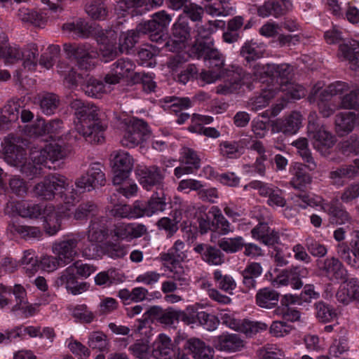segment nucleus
<instances>
[{
  "instance_id": "obj_7",
  "label": "nucleus",
  "mask_w": 359,
  "mask_h": 359,
  "mask_svg": "<svg viewBox=\"0 0 359 359\" xmlns=\"http://www.w3.org/2000/svg\"><path fill=\"white\" fill-rule=\"evenodd\" d=\"M107 236V229L106 224L98 218H95L90 222L87 237L91 244L83 248V255L88 259H97L100 256L98 248L99 246L95 243L103 241Z\"/></svg>"
},
{
  "instance_id": "obj_63",
  "label": "nucleus",
  "mask_w": 359,
  "mask_h": 359,
  "mask_svg": "<svg viewBox=\"0 0 359 359\" xmlns=\"http://www.w3.org/2000/svg\"><path fill=\"white\" fill-rule=\"evenodd\" d=\"M205 252L203 260L208 264L218 266L224 262V255L220 249L210 245Z\"/></svg>"
},
{
  "instance_id": "obj_15",
  "label": "nucleus",
  "mask_w": 359,
  "mask_h": 359,
  "mask_svg": "<svg viewBox=\"0 0 359 359\" xmlns=\"http://www.w3.org/2000/svg\"><path fill=\"white\" fill-rule=\"evenodd\" d=\"M57 287H65L67 290L74 294H79L87 290L86 283H79L74 269L69 266L62 271L55 280Z\"/></svg>"
},
{
  "instance_id": "obj_56",
  "label": "nucleus",
  "mask_w": 359,
  "mask_h": 359,
  "mask_svg": "<svg viewBox=\"0 0 359 359\" xmlns=\"http://www.w3.org/2000/svg\"><path fill=\"white\" fill-rule=\"evenodd\" d=\"M259 359H283L284 352L276 344H266L260 348L257 352Z\"/></svg>"
},
{
  "instance_id": "obj_28",
  "label": "nucleus",
  "mask_w": 359,
  "mask_h": 359,
  "mask_svg": "<svg viewBox=\"0 0 359 359\" xmlns=\"http://www.w3.org/2000/svg\"><path fill=\"white\" fill-rule=\"evenodd\" d=\"M263 269L258 262L248 264L242 271V284L245 291L254 290L257 286V279L262 275Z\"/></svg>"
},
{
  "instance_id": "obj_8",
  "label": "nucleus",
  "mask_w": 359,
  "mask_h": 359,
  "mask_svg": "<svg viewBox=\"0 0 359 359\" xmlns=\"http://www.w3.org/2000/svg\"><path fill=\"white\" fill-rule=\"evenodd\" d=\"M63 49L69 59L76 60L80 69L88 70L94 66L93 60L97 53L93 50L90 44L65 43Z\"/></svg>"
},
{
  "instance_id": "obj_35",
  "label": "nucleus",
  "mask_w": 359,
  "mask_h": 359,
  "mask_svg": "<svg viewBox=\"0 0 359 359\" xmlns=\"http://www.w3.org/2000/svg\"><path fill=\"white\" fill-rule=\"evenodd\" d=\"M256 304L262 308H274L279 301V294L269 287L260 289L256 294Z\"/></svg>"
},
{
  "instance_id": "obj_16",
  "label": "nucleus",
  "mask_w": 359,
  "mask_h": 359,
  "mask_svg": "<svg viewBox=\"0 0 359 359\" xmlns=\"http://www.w3.org/2000/svg\"><path fill=\"white\" fill-rule=\"evenodd\" d=\"M112 233L119 240L130 241L147 233V228L142 224L121 222L114 225Z\"/></svg>"
},
{
  "instance_id": "obj_32",
  "label": "nucleus",
  "mask_w": 359,
  "mask_h": 359,
  "mask_svg": "<svg viewBox=\"0 0 359 359\" xmlns=\"http://www.w3.org/2000/svg\"><path fill=\"white\" fill-rule=\"evenodd\" d=\"M137 30L141 34H149L152 41L159 43L163 41L165 30L153 19L138 24Z\"/></svg>"
},
{
  "instance_id": "obj_52",
  "label": "nucleus",
  "mask_w": 359,
  "mask_h": 359,
  "mask_svg": "<svg viewBox=\"0 0 359 359\" xmlns=\"http://www.w3.org/2000/svg\"><path fill=\"white\" fill-rule=\"evenodd\" d=\"M60 104L58 96L54 93H47L40 98V108L46 115L54 114Z\"/></svg>"
},
{
  "instance_id": "obj_34",
  "label": "nucleus",
  "mask_w": 359,
  "mask_h": 359,
  "mask_svg": "<svg viewBox=\"0 0 359 359\" xmlns=\"http://www.w3.org/2000/svg\"><path fill=\"white\" fill-rule=\"evenodd\" d=\"M39 55L38 46L35 43H29L22 48L21 60L22 67L27 71H34L38 64Z\"/></svg>"
},
{
  "instance_id": "obj_46",
  "label": "nucleus",
  "mask_w": 359,
  "mask_h": 359,
  "mask_svg": "<svg viewBox=\"0 0 359 359\" xmlns=\"http://www.w3.org/2000/svg\"><path fill=\"white\" fill-rule=\"evenodd\" d=\"M268 325L262 322L250 321L248 320H241L237 332L243 333L246 337H251L257 333L266 330Z\"/></svg>"
},
{
  "instance_id": "obj_55",
  "label": "nucleus",
  "mask_w": 359,
  "mask_h": 359,
  "mask_svg": "<svg viewBox=\"0 0 359 359\" xmlns=\"http://www.w3.org/2000/svg\"><path fill=\"white\" fill-rule=\"evenodd\" d=\"M210 212L212 215L214 219L216 221L217 228L219 229L222 234L226 235L233 232V226H232L229 221L224 217L218 207L212 206Z\"/></svg>"
},
{
  "instance_id": "obj_61",
  "label": "nucleus",
  "mask_w": 359,
  "mask_h": 359,
  "mask_svg": "<svg viewBox=\"0 0 359 359\" xmlns=\"http://www.w3.org/2000/svg\"><path fill=\"white\" fill-rule=\"evenodd\" d=\"M83 90L88 96L98 97L104 92V84L101 81L90 78L83 85Z\"/></svg>"
},
{
  "instance_id": "obj_36",
  "label": "nucleus",
  "mask_w": 359,
  "mask_h": 359,
  "mask_svg": "<svg viewBox=\"0 0 359 359\" xmlns=\"http://www.w3.org/2000/svg\"><path fill=\"white\" fill-rule=\"evenodd\" d=\"M340 52L349 62L350 68L359 73V43L353 41L350 45L339 46Z\"/></svg>"
},
{
  "instance_id": "obj_26",
  "label": "nucleus",
  "mask_w": 359,
  "mask_h": 359,
  "mask_svg": "<svg viewBox=\"0 0 359 359\" xmlns=\"http://www.w3.org/2000/svg\"><path fill=\"white\" fill-rule=\"evenodd\" d=\"M243 346V341L236 334H223L215 339L216 348L222 351L236 352Z\"/></svg>"
},
{
  "instance_id": "obj_30",
  "label": "nucleus",
  "mask_w": 359,
  "mask_h": 359,
  "mask_svg": "<svg viewBox=\"0 0 359 359\" xmlns=\"http://www.w3.org/2000/svg\"><path fill=\"white\" fill-rule=\"evenodd\" d=\"M17 17L22 23L32 25L36 27H43L47 21L46 15L43 13L25 7L18 9Z\"/></svg>"
},
{
  "instance_id": "obj_2",
  "label": "nucleus",
  "mask_w": 359,
  "mask_h": 359,
  "mask_svg": "<svg viewBox=\"0 0 359 359\" xmlns=\"http://www.w3.org/2000/svg\"><path fill=\"white\" fill-rule=\"evenodd\" d=\"M69 105L79 120V123L76 126V131L90 144L103 142V132L107 125L100 120L97 107L77 98L74 99Z\"/></svg>"
},
{
  "instance_id": "obj_23",
  "label": "nucleus",
  "mask_w": 359,
  "mask_h": 359,
  "mask_svg": "<svg viewBox=\"0 0 359 359\" xmlns=\"http://www.w3.org/2000/svg\"><path fill=\"white\" fill-rule=\"evenodd\" d=\"M191 53L198 59L203 58L210 69H215L222 72L224 66V56L217 48H214V46Z\"/></svg>"
},
{
  "instance_id": "obj_20",
  "label": "nucleus",
  "mask_w": 359,
  "mask_h": 359,
  "mask_svg": "<svg viewBox=\"0 0 359 359\" xmlns=\"http://www.w3.org/2000/svg\"><path fill=\"white\" fill-rule=\"evenodd\" d=\"M308 134L314 149L322 154H325L335 143L334 137L324 128L311 130L309 128Z\"/></svg>"
},
{
  "instance_id": "obj_6",
  "label": "nucleus",
  "mask_w": 359,
  "mask_h": 359,
  "mask_svg": "<svg viewBox=\"0 0 359 359\" xmlns=\"http://www.w3.org/2000/svg\"><path fill=\"white\" fill-rule=\"evenodd\" d=\"M117 33L112 29H101L96 34V40L100 46V56L102 61L108 62L120 54L119 46H116Z\"/></svg>"
},
{
  "instance_id": "obj_11",
  "label": "nucleus",
  "mask_w": 359,
  "mask_h": 359,
  "mask_svg": "<svg viewBox=\"0 0 359 359\" xmlns=\"http://www.w3.org/2000/svg\"><path fill=\"white\" fill-rule=\"evenodd\" d=\"M190 32L189 23L185 20L179 18L172 27L170 40L166 42L165 46L170 51H177L190 39Z\"/></svg>"
},
{
  "instance_id": "obj_22",
  "label": "nucleus",
  "mask_w": 359,
  "mask_h": 359,
  "mask_svg": "<svg viewBox=\"0 0 359 359\" xmlns=\"http://www.w3.org/2000/svg\"><path fill=\"white\" fill-rule=\"evenodd\" d=\"M291 8L292 4L289 0L268 1L258 8L257 13L262 18L273 15L277 18L285 15Z\"/></svg>"
},
{
  "instance_id": "obj_4",
  "label": "nucleus",
  "mask_w": 359,
  "mask_h": 359,
  "mask_svg": "<svg viewBox=\"0 0 359 359\" xmlns=\"http://www.w3.org/2000/svg\"><path fill=\"white\" fill-rule=\"evenodd\" d=\"M20 217L23 218L36 219L40 216L44 218V228L49 236L56 234L60 229L61 218L52 205H43L21 201Z\"/></svg>"
},
{
  "instance_id": "obj_43",
  "label": "nucleus",
  "mask_w": 359,
  "mask_h": 359,
  "mask_svg": "<svg viewBox=\"0 0 359 359\" xmlns=\"http://www.w3.org/2000/svg\"><path fill=\"white\" fill-rule=\"evenodd\" d=\"M140 34V32H137V27L135 29H131L126 32H123L120 35L118 42L121 52H128L134 48L139 41Z\"/></svg>"
},
{
  "instance_id": "obj_12",
  "label": "nucleus",
  "mask_w": 359,
  "mask_h": 359,
  "mask_svg": "<svg viewBox=\"0 0 359 359\" xmlns=\"http://www.w3.org/2000/svg\"><path fill=\"white\" fill-rule=\"evenodd\" d=\"M292 67L287 64L271 65L267 67V72L271 75V85L269 86L271 90L277 93L284 86L291 81Z\"/></svg>"
},
{
  "instance_id": "obj_31",
  "label": "nucleus",
  "mask_w": 359,
  "mask_h": 359,
  "mask_svg": "<svg viewBox=\"0 0 359 359\" xmlns=\"http://www.w3.org/2000/svg\"><path fill=\"white\" fill-rule=\"evenodd\" d=\"M291 144L297 149V154L304 161L306 167L309 170H316L317 168V163L312 156L311 151L309 148L308 140L306 137H299L293 141Z\"/></svg>"
},
{
  "instance_id": "obj_10",
  "label": "nucleus",
  "mask_w": 359,
  "mask_h": 359,
  "mask_svg": "<svg viewBox=\"0 0 359 359\" xmlns=\"http://www.w3.org/2000/svg\"><path fill=\"white\" fill-rule=\"evenodd\" d=\"M99 163H92L86 174L78 178L75 182L77 188L91 191L105 183V175Z\"/></svg>"
},
{
  "instance_id": "obj_62",
  "label": "nucleus",
  "mask_w": 359,
  "mask_h": 359,
  "mask_svg": "<svg viewBox=\"0 0 359 359\" xmlns=\"http://www.w3.org/2000/svg\"><path fill=\"white\" fill-rule=\"evenodd\" d=\"M102 249L104 255L112 259L122 258L127 254L125 245L111 242L104 243L102 246Z\"/></svg>"
},
{
  "instance_id": "obj_40",
  "label": "nucleus",
  "mask_w": 359,
  "mask_h": 359,
  "mask_svg": "<svg viewBox=\"0 0 359 359\" xmlns=\"http://www.w3.org/2000/svg\"><path fill=\"white\" fill-rule=\"evenodd\" d=\"M180 162L183 165H187L194 171L201 167V158L197 152L188 147H183L180 152Z\"/></svg>"
},
{
  "instance_id": "obj_14",
  "label": "nucleus",
  "mask_w": 359,
  "mask_h": 359,
  "mask_svg": "<svg viewBox=\"0 0 359 359\" xmlns=\"http://www.w3.org/2000/svg\"><path fill=\"white\" fill-rule=\"evenodd\" d=\"M135 65L128 58H121L114 62L110 71L104 76V82L108 84L118 83L123 79L128 77L135 69Z\"/></svg>"
},
{
  "instance_id": "obj_54",
  "label": "nucleus",
  "mask_w": 359,
  "mask_h": 359,
  "mask_svg": "<svg viewBox=\"0 0 359 359\" xmlns=\"http://www.w3.org/2000/svg\"><path fill=\"white\" fill-rule=\"evenodd\" d=\"M276 94L277 93L271 90V88L269 86L268 89L264 90L260 95L256 96L250 100L249 104L252 110L258 111L266 107L270 100L273 98Z\"/></svg>"
},
{
  "instance_id": "obj_19",
  "label": "nucleus",
  "mask_w": 359,
  "mask_h": 359,
  "mask_svg": "<svg viewBox=\"0 0 359 359\" xmlns=\"http://www.w3.org/2000/svg\"><path fill=\"white\" fill-rule=\"evenodd\" d=\"M140 184L147 190H150L153 187L163 188L164 175L161 169L157 166H150L138 170Z\"/></svg>"
},
{
  "instance_id": "obj_33",
  "label": "nucleus",
  "mask_w": 359,
  "mask_h": 359,
  "mask_svg": "<svg viewBox=\"0 0 359 359\" xmlns=\"http://www.w3.org/2000/svg\"><path fill=\"white\" fill-rule=\"evenodd\" d=\"M6 231L13 236L18 235L24 239L37 238L42 235L39 227L20 225L14 222L8 224Z\"/></svg>"
},
{
  "instance_id": "obj_60",
  "label": "nucleus",
  "mask_w": 359,
  "mask_h": 359,
  "mask_svg": "<svg viewBox=\"0 0 359 359\" xmlns=\"http://www.w3.org/2000/svg\"><path fill=\"white\" fill-rule=\"evenodd\" d=\"M88 346L93 349L104 351L108 349L107 336L102 332H93L88 336Z\"/></svg>"
},
{
  "instance_id": "obj_17",
  "label": "nucleus",
  "mask_w": 359,
  "mask_h": 359,
  "mask_svg": "<svg viewBox=\"0 0 359 359\" xmlns=\"http://www.w3.org/2000/svg\"><path fill=\"white\" fill-rule=\"evenodd\" d=\"M308 270L303 266H294L282 271L276 278L275 281L280 285H290L294 289L302 287V278L307 276Z\"/></svg>"
},
{
  "instance_id": "obj_47",
  "label": "nucleus",
  "mask_w": 359,
  "mask_h": 359,
  "mask_svg": "<svg viewBox=\"0 0 359 359\" xmlns=\"http://www.w3.org/2000/svg\"><path fill=\"white\" fill-rule=\"evenodd\" d=\"M218 245L226 253H236L243 248L245 242L242 236L223 238L218 241Z\"/></svg>"
},
{
  "instance_id": "obj_5",
  "label": "nucleus",
  "mask_w": 359,
  "mask_h": 359,
  "mask_svg": "<svg viewBox=\"0 0 359 359\" xmlns=\"http://www.w3.org/2000/svg\"><path fill=\"white\" fill-rule=\"evenodd\" d=\"M81 240L79 234H70L52 245V251L62 261V265H67L79 255L78 245Z\"/></svg>"
},
{
  "instance_id": "obj_59",
  "label": "nucleus",
  "mask_w": 359,
  "mask_h": 359,
  "mask_svg": "<svg viewBox=\"0 0 359 359\" xmlns=\"http://www.w3.org/2000/svg\"><path fill=\"white\" fill-rule=\"evenodd\" d=\"M20 262V264L24 266V269L28 276L33 275L39 269V260L32 251H25Z\"/></svg>"
},
{
  "instance_id": "obj_38",
  "label": "nucleus",
  "mask_w": 359,
  "mask_h": 359,
  "mask_svg": "<svg viewBox=\"0 0 359 359\" xmlns=\"http://www.w3.org/2000/svg\"><path fill=\"white\" fill-rule=\"evenodd\" d=\"M112 169L131 172L133 166V159L128 152L115 151L111 154Z\"/></svg>"
},
{
  "instance_id": "obj_3",
  "label": "nucleus",
  "mask_w": 359,
  "mask_h": 359,
  "mask_svg": "<svg viewBox=\"0 0 359 359\" xmlns=\"http://www.w3.org/2000/svg\"><path fill=\"white\" fill-rule=\"evenodd\" d=\"M34 191L44 200H52L58 195L67 204L73 203L76 198V191L65 176L60 175L48 176L35 185Z\"/></svg>"
},
{
  "instance_id": "obj_37",
  "label": "nucleus",
  "mask_w": 359,
  "mask_h": 359,
  "mask_svg": "<svg viewBox=\"0 0 359 359\" xmlns=\"http://www.w3.org/2000/svg\"><path fill=\"white\" fill-rule=\"evenodd\" d=\"M322 88V85L320 83H316L313 88L311 90V96H310V100H315L316 97L319 96L320 97V102H318V110L319 113L324 117L327 118L330 117L331 115L334 114L335 110L337 108V107L333 106L332 107L330 104L325 102V100H327L330 97L325 95L323 97L320 95V93H319V90Z\"/></svg>"
},
{
  "instance_id": "obj_42",
  "label": "nucleus",
  "mask_w": 359,
  "mask_h": 359,
  "mask_svg": "<svg viewBox=\"0 0 359 359\" xmlns=\"http://www.w3.org/2000/svg\"><path fill=\"white\" fill-rule=\"evenodd\" d=\"M184 248V243L180 240H177L167 252L161 255V257L163 261L170 264L181 262L186 257Z\"/></svg>"
},
{
  "instance_id": "obj_64",
  "label": "nucleus",
  "mask_w": 359,
  "mask_h": 359,
  "mask_svg": "<svg viewBox=\"0 0 359 359\" xmlns=\"http://www.w3.org/2000/svg\"><path fill=\"white\" fill-rule=\"evenodd\" d=\"M57 72L64 76L65 81L69 86H76L80 79V74H76L72 67L63 62L58 65Z\"/></svg>"
},
{
  "instance_id": "obj_53",
  "label": "nucleus",
  "mask_w": 359,
  "mask_h": 359,
  "mask_svg": "<svg viewBox=\"0 0 359 359\" xmlns=\"http://www.w3.org/2000/svg\"><path fill=\"white\" fill-rule=\"evenodd\" d=\"M241 55L250 62L260 58L263 55V50L257 43L248 41L242 46Z\"/></svg>"
},
{
  "instance_id": "obj_45",
  "label": "nucleus",
  "mask_w": 359,
  "mask_h": 359,
  "mask_svg": "<svg viewBox=\"0 0 359 359\" xmlns=\"http://www.w3.org/2000/svg\"><path fill=\"white\" fill-rule=\"evenodd\" d=\"M348 91L349 93L340 97V103L337 106L338 109H356L359 106L358 101L359 87L352 85Z\"/></svg>"
},
{
  "instance_id": "obj_13",
  "label": "nucleus",
  "mask_w": 359,
  "mask_h": 359,
  "mask_svg": "<svg viewBox=\"0 0 359 359\" xmlns=\"http://www.w3.org/2000/svg\"><path fill=\"white\" fill-rule=\"evenodd\" d=\"M302 116L299 112L292 111L289 115L281 118H277L271 122L273 133H282L285 135L296 134L302 127Z\"/></svg>"
},
{
  "instance_id": "obj_9",
  "label": "nucleus",
  "mask_w": 359,
  "mask_h": 359,
  "mask_svg": "<svg viewBox=\"0 0 359 359\" xmlns=\"http://www.w3.org/2000/svg\"><path fill=\"white\" fill-rule=\"evenodd\" d=\"M320 274L331 281L346 280L348 271L342 262L334 257H328L318 262Z\"/></svg>"
},
{
  "instance_id": "obj_24",
  "label": "nucleus",
  "mask_w": 359,
  "mask_h": 359,
  "mask_svg": "<svg viewBox=\"0 0 359 359\" xmlns=\"http://www.w3.org/2000/svg\"><path fill=\"white\" fill-rule=\"evenodd\" d=\"M253 238L257 239L267 246H273L279 241L280 237L277 231L271 229L266 223L260 222L251 230Z\"/></svg>"
},
{
  "instance_id": "obj_44",
  "label": "nucleus",
  "mask_w": 359,
  "mask_h": 359,
  "mask_svg": "<svg viewBox=\"0 0 359 359\" xmlns=\"http://www.w3.org/2000/svg\"><path fill=\"white\" fill-rule=\"evenodd\" d=\"M213 279L216 286L226 292L231 293L236 287V283L233 278L230 275L223 274L220 270L214 271Z\"/></svg>"
},
{
  "instance_id": "obj_48",
  "label": "nucleus",
  "mask_w": 359,
  "mask_h": 359,
  "mask_svg": "<svg viewBox=\"0 0 359 359\" xmlns=\"http://www.w3.org/2000/svg\"><path fill=\"white\" fill-rule=\"evenodd\" d=\"M325 210L332 217L333 221L337 224H342L350 221L351 217L348 212L334 201L327 204L325 207Z\"/></svg>"
},
{
  "instance_id": "obj_25",
  "label": "nucleus",
  "mask_w": 359,
  "mask_h": 359,
  "mask_svg": "<svg viewBox=\"0 0 359 359\" xmlns=\"http://www.w3.org/2000/svg\"><path fill=\"white\" fill-rule=\"evenodd\" d=\"M173 344L165 334H160L153 343L152 355L156 359H170L173 355Z\"/></svg>"
},
{
  "instance_id": "obj_41",
  "label": "nucleus",
  "mask_w": 359,
  "mask_h": 359,
  "mask_svg": "<svg viewBox=\"0 0 359 359\" xmlns=\"http://www.w3.org/2000/svg\"><path fill=\"white\" fill-rule=\"evenodd\" d=\"M358 175V170L354 169L352 165H342L335 170L330 172V178L332 180L333 184L342 186L344 183V179L353 178Z\"/></svg>"
},
{
  "instance_id": "obj_1",
  "label": "nucleus",
  "mask_w": 359,
  "mask_h": 359,
  "mask_svg": "<svg viewBox=\"0 0 359 359\" xmlns=\"http://www.w3.org/2000/svg\"><path fill=\"white\" fill-rule=\"evenodd\" d=\"M5 161L14 167L20 168V171L28 177H34L40 174L41 165L48 160L45 147L33 146L29 152L27 162L25 147L27 141L13 134L5 137L1 143Z\"/></svg>"
},
{
  "instance_id": "obj_50",
  "label": "nucleus",
  "mask_w": 359,
  "mask_h": 359,
  "mask_svg": "<svg viewBox=\"0 0 359 359\" xmlns=\"http://www.w3.org/2000/svg\"><path fill=\"white\" fill-rule=\"evenodd\" d=\"M20 114V105L15 102H8L0 110V125L18 119Z\"/></svg>"
},
{
  "instance_id": "obj_27",
  "label": "nucleus",
  "mask_w": 359,
  "mask_h": 359,
  "mask_svg": "<svg viewBox=\"0 0 359 359\" xmlns=\"http://www.w3.org/2000/svg\"><path fill=\"white\" fill-rule=\"evenodd\" d=\"M193 355L194 359H210L214 357V351L198 338L189 339L184 345Z\"/></svg>"
},
{
  "instance_id": "obj_29",
  "label": "nucleus",
  "mask_w": 359,
  "mask_h": 359,
  "mask_svg": "<svg viewBox=\"0 0 359 359\" xmlns=\"http://www.w3.org/2000/svg\"><path fill=\"white\" fill-rule=\"evenodd\" d=\"M197 36L195 43L191 48V53L200 51L205 48L214 46V41L212 34L214 32L210 25H200L197 27Z\"/></svg>"
},
{
  "instance_id": "obj_49",
  "label": "nucleus",
  "mask_w": 359,
  "mask_h": 359,
  "mask_svg": "<svg viewBox=\"0 0 359 359\" xmlns=\"http://www.w3.org/2000/svg\"><path fill=\"white\" fill-rule=\"evenodd\" d=\"M316 318L322 323H327L333 320L337 313L335 310L329 304L320 301L314 304Z\"/></svg>"
},
{
  "instance_id": "obj_58",
  "label": "nucleus",
  "mask_w": 359,
  "mask_h": 359,
  "mask_svg": "<svg viewBox=\"0 0 359 359\" xmlns=\"http://www.w3.org/2000/svg\"><path fill=\"white\" fill-rule=\"evenodd\" d=\"M196 317L198 319L197 323L208 331L215 330L219 324L217 316L205 311H199Z\"/></svg>"
},
{
  "instance_id": "obj_57",
  "label": "nucleus",
  "mask_w": 359,
  "mask_h": 359,
  "mask_svg": "<svg viewBox=\"0 0 359 359\" xmlns=\"http://www.w3.org/2000/svg\"><path fill=\"white\" fill-rule=\"evenodd\" d=\"M97 206L92 201H87L80 204L75 210L74 217L76 220L87 219L88 217L97 214Z\"/></svg>"
},
{
  "instance_id": "obj_51",
  "label": "nucleus",
  "mask_w": 359,
  "mask_h": 359,
  "mask_svg": "<svg viewBox=\"0 0 359 359\" xmlns=\"http://www.w3.org/2000/svg\"><path fill=\"white\" fill-rule=\"evenodd\" d=\"M62 29L72 34L73 37H87L89 32L88 24L81 19L64 24Z\"/></svg>"
},
{
  "instance_id": "obj_18",
  "label": "nucleus",
  "mask_w": 359,
  "mask_h": 359,
  "mask_svg": "<svg viewBox=\"0 0 359 359\" xmlns=\"http://www.w3.org/2000/svg\"><path fill=\"white\" fill-rule=\"evenodd\" d=\"M141 207V217L144 216H151L158 212L165 210L167 205L166 194L163 188H158V190L154 192L148 201H139Z\"/></svg>"
},
{
  "instance_id": "obj_21",
  "label": "nucleus",
  "mask_w": 359,
  "mask_h": 359,
  "mask_svg": "<svg viewBox=\"0 0 359 359\" xmlns=\"http://www.w3.org/2000/svg\"><path fill=\"white\" fill-rule=\"evenodd\" d=\"M335 130L339 136L348 134L359 126V114L339 112L334 118Z\"/></svg>"
},
{
  "instance_id": "obj_39",
  "label": "nucleus",
  "mask_w": 359,
  "mask_h": 359,
  "mask_svg": "<svg viewBox=\"0 0 359 359\" xmlns=\"http://www.w3.org/2000/svg\"><path fill=\"white\" fill-rule=\"evenodd\" d=\"M139 201H137L133 205L126 204L116 205L111 210V212L115 217L135 219L141 217Z\"/></svg>"
}]
</instances>
